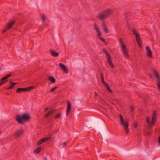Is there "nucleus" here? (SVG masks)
<instances>
[{"label":"nucleus","mask_w":160,"mask_h":160,"mask_svg":"<svg viewBox=\"0 0 160 160\" xmlns=\"http://www.w3.org/2000/svg\"><path fill=\"white\" fill-rule=\"evenodd\" d=\"M113 12V10L112 8H106L98 13L97 15L96 18L99 20L103 21L110 18Z\"/></svg>","instance_id":"f257e3e1"},{"label":"nucleus","mask_w":160,"mask_h":160,"mask_svg":"<svg viewBox=\"0 0 160 160\" xmlns=\"http://www.w3.org/2000/svg\"><path fill=\"white\" fill-rule=\"evenodd\" d=\"M30 118V115L26 113H23L22 116L18 115L16 116V120L19 123L22 124L23 121H28Z\"/></svg>","instance_id":"f03ea898"},{"label":"nucleus","mask_w":160,"mask_h":160,"mask_svg":"<svg viewBox=\"0 0 160 160\" xmlns=\"http://www.w3.org/2000/svg\"><path fill=\"white\" fill-rule=\"evenodd\" d=\"M120 119L121 122V124L123 126L124 129L125 131V132L128 134L129 132L128 129V125L127 121H124L122 115L120 114L119 115Z\"/></svg>","instance_id":"7ed1b4c3"},{"label":"nucleus","mask_w":160,"mask_h":160,"mask_svg":"<svg viewBox=\"0 0 160 160\" xmlns=\"http://www.w3.org/2000/svg\"><path fill=\"white\" fill-rule=\"evenodd\" d=\"M119 40L121 46L124 56L126 58H129V56L128 54V51L126 48V46L124 44V42L122 40V39L121 38H119Z\"/></svg>","instance_id":"20e7f679"},{"label":"nucleus","mask_w":160,"mask_h":160,"mask_svg":"<svg viewBox=\"0 0 160 160\" xmlns=\"http://www.w3.org/2000/svg\"><path fill=\"white\" fill-rule=\"evenodd\" d=\"M132 32L136 37V40L138 44L139 47H142V45L141 40V38L138 32L134 29H132Z\"/></svg>","instance_id":"39448f33"},{"label":"nucleus","mask_w":160,"mask_h":160,"mask_svg":"<svg viewBox=\"0 0 160 160\" xmlns=\"http://www.w3.org/2000/svg\"><path fill=\"white\" fill-rule=\"evenodd\" d=\"M103 51L105 53L106 56L107 57V60L109 65L112 68H113L114 67V66L112 64V62L111 60L110 54L105 49H103Z\"/></svg>","instance_id":"423d86ee"},{"label":"nucleus","mask_w":160,"mask_h":160,"mask_svg":"<svg viewBox=\"0 0 160 160\" xmlns=\"http://www.w3.org/2000/svg\"><path fill=\"white\" fill-rule=\"evenodd\" d=\"M94 29L97 32L98 34V35L100 39L104 42H105L106 41L104 39H103L101 37V32L99 30L98 26L95 23L94 24Z\"/></svg>","instance_id":"0eeeda50"},{"label":"nucleus","mask_w":160,"mask_h":160,"mask_svg":"<svg viewBox=\"0 0 160 160\" xmlns=\"http://www.w3.org/2000/svg\"><path fill=\"white\" fill-rule=\"evenodd\" d=\"M15 22V20H13L10 22L6 26L5 28L3 29L2 31V33H4L6 32L7 31L10 29L13 25Z\"/></svg>","instance_id":"6e6552de"},{"label":"nucleus","mask_w":160,"mask_h":160,"mask_svg":"<svg viewBox=\"0 0 160 160\" xmlns=\"http://www.w3.org/2000/svg\"><path fill=\"white\" fill-rule=\"evenodd\" d=\"M154 74L155 77H156L158 80H157V85L160 91V76L159 75L158 72L155 70L154 71Z\"/></svg>","instance_id":"1a4fd4ad"},{"label":"nucleus","mask_w":160,"mask_h":160,"mask_svg":"<svg viewBox=\"0 0 160 160\" xmlns=\"http://www.w3.org/2000/svg\"><path fill=\"white\" fill-rule=\"evenodd\" d=\"M23 133V130L22 129H18L14 133V136L16 138H19Z\"/></svg>","instance_id":"9d476101"},{"label":"nucleus","mask_w":160,"mask_h":160,"mask_svg":"<svg viewBox=\"0 0 160 160\" xmlns=\"http://www.w3.org/2000/svg\"><path fill=\"white\" fill-rule=\"evenodd\" d=\"M147 51L146 56L149 58H151L152 56V52L151 50L148 46H146L145 48Z\"/></svg>","instance_id":"9b49d317"},{"label":"nucleus","mask_w":160,"mask_h":160,"mask_svg":"<svg viewBox=\"0 0 160 160\" xmlns=\"http://www.w3.org/2000/svg\"><path fill=\"white\" fill-rule=\"evenodd\" d=\"M12 75V74L10 73L9 74L1 79V81H2V82H1L2 84H3L4 83L8 81L6 80L7 79H8L9 77H10Z\"/></svg>","instance_id":"f8f14e48"},{"label":"nucleus","mask_w":160,"mask_h":160,"mask_svg":"<svg viewBox=\"0 0 160 160\" xmlns=\"http://www.w3.org/2000/svg\"><path fill=\"white\" fill-rule=\"evenodd\" d=\"M67 102L68 105L66 114L67 116H68L69 112L71 111V102L68 100L67 101Z\"/></svg>","instance_id":"ddd939ff"},{"label":"nucleus","mask_w":160,"mask_h":160,"mask_svg":"<svg viewBox=\"0 0 160 160\" xmlns=\"http://www.w3.org/2000/svg\"><path fill=\"white\" fill-rule=\"evenodd\" d=\"M51 138H42V139H40L39 140L38 143V146L40 145V144L42 143L43 142H47L48 141V140H49Z\"/></svg>","instance_id":"4468645a"},{"label":"nucleus","mask_w":160,"mask_h":160,"mask_svg":"<svg viewBox=\"0 0 160 160\" xmlns=\"http://www.w3.org/2000/svg\"><path fill=\"white\" fill-rule=\"evenodd\" d=\"M157 117V113L155 111H154L153 112L152 116V118L151 123L152 125L154 124Z\"/></svg>","instance_id":"2eb2a0df"},{"label":"nucleus","mask_w":160,"mask_h":160,"mask_svg":"<svg viewBox=\"0 0 160 160\" xmlns=\"http://www.w3.org/2000/svg\"><path fill=\"white\" fill-rule=\"evenodd\" d=\"M59 65L63 72L66 73H68V71L67 70V68L62 63H60L59 64Z\"/></svg>","instance_id":"dca6fc26"},{"label":"nucleus","mask_w":160,"mask_h":160,"mask_svg":"<svg viewBox=\"0 0 160 160\" xmlns=\"http://www.w3.org/2000/svg\"><path fill=\"white\" fill-rule=\"evenodd\" d=\"M102 27L103 30L106 33H109V31L108 29V28L106 24L104 22H102Z\"/></svg>","instance_id":"f3484780"},{"label":"nucleus","mask_w":160,"mask_h":160,"mask_svg":"<svg viewBox=\"0 0 160 160\" xmlns=\"http://www.w3.org/2000/svg\"><path fill=\"white\" fill-rule=\"evenodd\" d=\"M24 91H26L25 88H19L16 90V92L18 93H20L21 92Z\"/></svg>","instance_id":"a211bd4d"},{"label":"nucleus","mask_w":160,"mask_h":160,"mask_svg":"<svg viewBox=\"0 0 160 160\" xmlns=\"http://www.w3.org/2000/svg\"><path fill=\"white\" fill-rule=\"evenodd\" d=\"M51 54L53 57H57L59 55V53L55 52V51L51 50Z\"/></svg>","instance_id":"6ab92c4d"},{"label":"nucleus","mask_w":160,"mask_h":160,"mask_svg":"<svg viewBox=\"0 0 160 160\" xmlns=\"http://www.w3.org/2000/svg\"><path fill=\"white\" fill-rule=\"evenodd\" d=\"M54 111L53 110H51L50 111L48 112L47 114L45 115V117L46 118L48 117L51 114L54 113Z\"/></svg>","instance_id":"aec40b11"},{"label":"nucleus","mask_w":160,"mask_h":160,"mask_svg":"<svg viewBox=\"0 0 160 160\" xmlns=\"http://www.w3.org/2000/svg\"><path fill=\"white\" fill-rule=\"evenodd\" d=\"M100 77L101 78V81L102 83L103 84V85H104L106 84H107V83L105 82L104 80V76L102 73H100Z\"/></svg>","instance_id":"412c9836"},{"label":"nucleus","mask_w":160,"mask_h":160,"mask_svg":"<svg viewBox=\"0 0 160 160\" xmlns=\"http://www.w3.org/2000/svg\"><path fill=\"white\" fill-rule=\"evenodd\" d=\"M104 86L106 87V88L108 91L110 93H112V90H111L109 86V85H108V83L105 85Z\"/></svg>","instance_id":"4be33fe9"},{"label":"nucleus","mask_w":160,"mask_h":160,"mask_svg":"<svg viewBox=\"0 0 160 160\" xmlns=\"http://www.w3.org/2000/svg\"><path fill=\"white\" fill-rule=\"evenodd\" d=\"M49 80H50L52 83H54L55 82L56 80L55 78L52 77H50L48 78Z\"/></svg>","instance_id":"5701e85b"},{"label":"nucleus","mask_w":160,"mask_h":160,"mask_svg":"<svg viewBox=\"0 0 160 160\" xmlns=\"http://www.w3.org/2000/svg\"><path fill=\"white\" fill-rule=\"evenodd\" d=\"M17 83L15 82L12 83L11 85H10L7 89L8 90L12 89L14 87V86L16 85Z\"/></svg>","instance_id":"b1692460"},{"label":"nucleus","mask_w":160,"mask_h":160,"mask_svg":"<svg viewBox=\"0 0 160 160\" xmlns=\"http://www.w3.org/2000/svg\"><path fill=\"white\" fill-rule=\"evenodd\" d=\"M41 148L39 147L36 148L34 151V152L37 153H38L41 151Z\"/></svg>","instance_id":"393cba45"},{"label":"nucleus","mask_w":160,"mask_h":160,"mask_svg":"<svg viewBox=\"0 0 160 160\" xmlns=\"http://www.w3.org/2000/svg\"><path fill=\"white\" fill-rule=\"evenodd\" d=\"M34 86H30L28 87L25 88L26 91H29L34 88Z\"/></svg>","instance_id":"a878e982"},{"label":"nucleus","mask_w":160,"mask_h":160,"mask_svg":"<svg viewBox=\"0 0 160 160\" xmlns=\"http://www.w3.org/2000/svg\"><path fill=\"white\" fill-rule=\"evenodd\" d=\"M61 114L60 113H58L57 115H56L55 117V118L56 119H57L60 117L61 116Z\"/></svg>","instance_id":"bb28decb"},{"label":"nucleus","mask_w":160,"mask_h":160,"mask_svg":"<svg viewBox=\"0 0 160 160\" xmlns=\"http://www.w3.org/2000/svg\"><path fill=\"white\" fill-rule=\"evenodd\" d=\"M57 88V87H54V88H52L50 90V92H53L55 90V89Z\"/></svg>","instance_id":"cd10ccee"},{"label":"nucleus","mask_w":160,"mask_h":160,"mask_svg":"<svg viewBox=\"0 0 160 160\" xmlns=\"http://www.w3.org/2000/svg\"><path fill=\"white\" fill-rule=\"evenodd\" d=\"M42 21H44L46 19V16L42 14Z\"/></svg>","instance_id":"c85d7f7f"},{"label":"nucleus","mask_w":160,"mask_h":160,"mask_svg":"<svg viewBox=\"0 0 160 160\" xmlns=\"http://www.w3.org/2000/svg\"><path fill=\"white\" fill-rule=\"evenodd\" d=\"M67 144V142H64L62 144V148H65L66 147Z\"/></svg>","instance_id":"c756f323"},{"label":"nucleus","mask_w":160,"mask_h":160,"mask_svg":"<svg viewBox=\"0 0 160 160\" xmlns=\"http://www.w3.org/2000/svg\"><path fill=\"white\" fill-rule=\"evenodd\" d=\"M146 121L147 122L148 124H150V118L149 117H147V119H146Z\"/></svg>","instance_id":"7c9ffc66"},{"label":"nucleus","mask_w":160,"mask_h":160,"mask_svg":"<svg viewBox=\"0 0 160 160\" xmlns=\"http://www.w3.org/2000/svg\"><path fill=\"white\" fill-rule=\"evenodd\" d=\"M158 144L159 146H160V136L158 137Z\"/></svg>","instance_id":"2f4dec72"},{"label":"nucleus","mask_w":160,"mask_h":160,"mask_svg":"<svg viewBox=\"0 0 160 160\" xmlns=\"http://www.w3.org/2000/svg\"><path fill=\"white\" fill-rule=\"evenodd\" d=\"M134 107L132 106H131V108H130V110H131V111H132V112L133 111V110H134Z\"/></svg>","instance_id":"473e14b6"},{"label":"nucleus","mask_w":160,"mask_h":160,"mask_svg":"<svg viewBox=\"0 0 160 160\" xmlns=\"http://www.w3.org/2000/svg\"><path fill=\"white\" fill-rule=\"evenodd\" d=\"M152 134V132H148V135H151Z\"/></svg>","instance_id":"72a5a7b5"},{"label":"nucleus","mask_w":160,"mask_h":160,"mask_svg":"<svg viewBox=\"0 0 160 160\" xmlns=\"http://www.w3.org/2000/svg\"><path fill=\"white\" fill-rule=\"evenodd\" d=\"M127 27H128V28L129 29H131L130 26L129 25H128Z\"/></svg>","instance_id":"f704fd0d"},{"label":"nucleus","mask_w":160,"mask_h":160,"mask_svg":"<svg viewBox=\"0 0 160 160\" xmlns=\"http://www.w3.org/2000/svg\"><path fill=\"white\" fill-rule=\"evenodd\" d=\"M48 108H46L45 109V110H44V111H47V110H48Z\"/></svg>","instance_id":"c9c22d12"},{"label":"nucleus","mask_w":160,"mask_h":160,"mask_svg":"<svg viewBox=\"0 0 160 160\" xmlns=\"http://www.w3.org/2000/svg\"><path fill=\"white\" fill-rule=\"evenodd\" d=\"M137 126H136V125H135V126H134V127H135V128H137Z\"/></svg>","instance_id":"e433bc0d"},{"label":"nucleus","mask_w":160,"mask_h":160,"mask_svg":"<svg viewBox=\"0 0 160 160\" xmlns=\"http://www.w3.org/2000/svg\"><path fill=\"white\" fill-rule=\"evenodd\" d=\"M45 160H47V159L46 158H45Z\"/></svg>","instance_id":"4c0bfd02"},{"label":"nucleus","mask_w":160,"mask_h":160,"mask_svg":"<svg viewBox=\"0 0 160 160\" xmlns=\"http://www.w3.org/2000/svg\"><path fill=\"white\" fill-rule=\"evenodd\" d=\"M0 84L1 85H2V83H0Z\"/></svg>","instance_id":"58836bf2"},{"label":"nucleus","mask_w":160,"mask_h":160,"mask_svg":"<svg viewBox=\"0 0 160 160\" xmlns=\"http://www.w3.org/2000/svg\"><path fill=\"white\" fill-rule=\"evenodd\" d=\"M151 78H152V75H151Z\"/></svg>","instance_id":"ea45409f"},{"label":"nucleus","mask_w":160,"mask_h":160,"mask_svg":"<svg viewBox=\"0 0 160 160\" xmlns=\"http://www.w3.org/2000/svg\"><path fill=\"white\" fill-rule=\"evenodd\" d=\"M1 85L0 84V86Z\"/></svg>","instance_id":"a19ab883"},{"label":"nucleus","mask_w":160,"mask_h":160,"mask_svg":"<svg viewBox=\"0 0 160 160\" xmlns=\"http://www.w3.org/2000/svg\"><path fill=\"white\" fill-rule=\"evenodd\" d=\"M1 82V81H0V82Z\"/></svg>","instance_id":"79ce46f5"}]
</instances>
